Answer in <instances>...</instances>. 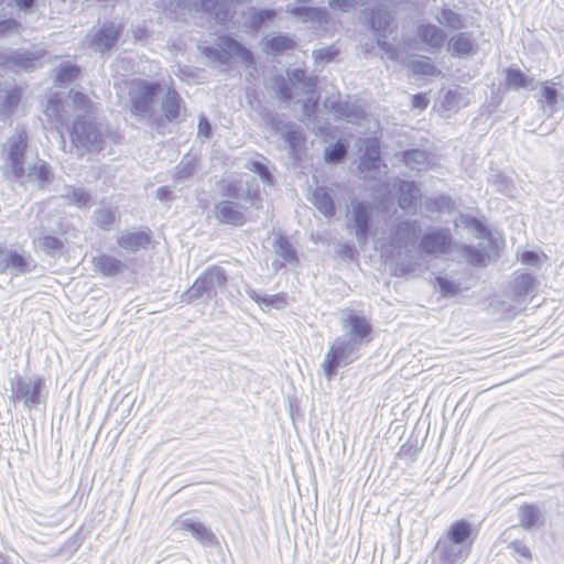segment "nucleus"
Masks as SVG:
<instances>
[{
  "mask_svg": "<svg viewBox=\"0 0 564 564\" xmlns=\"http://www.w3.org/2000/svg\"><path fill=\"white\" fill-rule=\"evenodd\" d=\"M240 188L236 182H229L221 186L225 199L214 206V216L221 225L242 227L249 220V208L260 209L262 198L258 189L248 192L242 200H238Z\"/></svg>",
  "mask_w": 564,
  "mask_h": 564,
  "instance_id": "1",
  "label": "nucleus"
},
{
  "mask_svg": "<svg viewBox=\"0 0 564 564\" xmlns=\"http://www.w3.org/2000/svg\"><path fill=\"white\" fill-rule=\"evenodd\" d=\"M69 139L77 149L100 152L105 149L106 133L95 116H78L69 128Z\"/></svg>",
  "mask_w": 564,
  "mask_h": 564,
  "instance_id": "2",
  "label": "nucleus"
},
{
  "mask_svg": "<svg viewBox=\"0 0 564 564\" xmlns=\"http://www.w3.org/2000/svg\"><path fill=\"white\" fill-rule=\"evenodd\" d=\"M162 91L160 83L139 79L129 91L130 111L135 117H152L153 106Z\"/></svg>",
  "mask_w": 564,
  "mask_h": 564,
  "instance_id": "3",
  "label": "nucleus"
},
{
  "mask_svg": "<svg viewBox=\"0 0 564 564\" xmlns=\"http://www.w3.org/2000/svg\"><path fill=\"white\" fill-rule=\"evenodd\" d=\"M227 275L223 268L212 265L204 270L194 281L187 291L188 301L196 300L203 295H216L217 288L225 286Z\"/></svg>",
  "mask_w": 564,
  "mask_h": 564,
  "instance_id": "4",
  "label": "nucleus"
},
{
  "mask_svg": "<svg viewBox=\"0 0 564 564\" xmlns=\"http://www.w3.org/2000/svg\"><path fill=\"white\" fill-rule=\"evenodd\" d=\"M162 118L155 119L154 123L160 127L164 122H178L184 115L186 107L185 104L176 91L170 87L166 89L163 99L161 100Z\"/></svg>",
  "mask_w": 564,
  "mask_h": 564,
  "instance_id": "5",
  "label": "nucleus"
},
{
  "mask_svg": "<svg viewBox=\"0 0 564 564\" xmlns=\"http://www.w3.org/2000/svg\"><path fill=\"white\" fill-rule=\"evenodd\" d=\"M44 382L42 378L34 380H24L18 378L12 386V398L21 400L25 406L31 408L41 401V391Z\"/></svg>",
  "mask_w": 564,
  "mask_h": 564,
  "instance_id": "6",
  "label": "nucleus"
},
{
  "mask_svg": "<svg viewBox=\"0 0 564 564\" xmlns=\"http://www.w3.org/2000/svg\"><path fill=\"white\" fill-rule=\"evenodd\" d=\"M28 148V133L20 131L18 134L9 140L8 160L12 173L17 177L24 174V152Z\"/></svg>",
  "mask_w": 564,
  "mask_h": 564,
  "instance_id": "7",
  "label": "nucleus"
},
{
  "mask_svg": "<svg viewBox=\"0 0 564 564\" xmlns=\"http://www.w3.org/2000/svg\"><path fill=\"white\" fill-rule=\"evenodd\" d=\"M470 547L471 541L466 546L437 541L435 551H437L441 564H462L469 555Z\"/></svg>",
  "mask_w": 564,
  "mask_h": 564,
  "instance_id": "8",
  "label": "nucleus"
},
{
  "mask_svg": "<svg viewBox=\"0 0 564 564\" xmlns=\"http://www.w3.org/2000/svg\"><path fill=\"white\" fill-rule=\"evenodd\" d=\"M452 237L448 230H436L426 234L421 240V248L432 256H440L449 251Z\"/></svg>",
  "mask_w": 564,
  "mask_h": 564,
  "instance_id": "9",
  "label": "nucleus"
},
{
  "mask_svg": "<svg viewBox=\"0 0 564 564\" xmlns=\"http://www.w3.org/2000/svg\"><path fill=\"white\" fill-rule=\"evenodd\" d=\"M291 79L296 83H303L306 87V91L312 94L307 101L304 102L303 108L304 112L308 116L315 113L319 100V96L315 94L317 77H307L304 69L297 68L292 72Z\"/></svg>",
  "mask_w": 564,
  "mask_h": 564,
  "instance_id": "10",
  "label": "nucleus"
},
{
  "mask_svg": "<svg viewBox=\"0 0 564 564\" xmlns=\"http://www.w3.org/2000/svg\"><path fill=\"white\" fill-rule=\"evenodd\" d=\"M348 355V344H333L326 354V357L323 361V369L328 379H330L341 360Z\"/></svg>",
  "mask_w": 564,
  "mask_h": 564,
  "instance_id": "11",
  "label": "nucleus"
},
{
  "mask_svg": "<svg viewBox=\"0 0 564 564\" xmlns=\"http://www.w3.org/2000/svg\"><path fill=\"white\" fill-rule=\"evenodd\" d=\"M370 26L372 30H375L378 33V43L386 50H390V47L387 45L386 42H381L380 37H386L387 32H392L393 28L390 29L392 19L390 14L384 10H376L371 12L370 19Z\"/></svg>",
  "mask_w": 564,
  "mask_h": 564,
  "instance_id": "12",
  "label": "nucleus"
},
{
  "mask_svg": "<svg viewBox=\"0 0 564 564\" xmlns=\"http://www.w3.org/2000/svg\"><path fill=\"white\" fill-rule=\"evenodd\" d=\"M150 243L151 235L150 231L145 230L129 232L118 239V245L129 252H137L140 249H145Z\"/></svg>",
  "mask_w": 564,
  "mask_h": 564,
  "instance_id": "13",
  "label": "nucleus"
},
{
  "mask_svg": "<svg viewBox=\"0 0 564 564\" xmlns=\"http://www.w3.org/2000/svg\"><path fill=\"white\" fill-rule=\"evenodd\" d=\"M93 263L95 270L104 276L117 275L124 268V264L119 259L108 254L94 258Z\"/></svg>",
  "mask_w": 564,
  "mask_h": 564,
  "instance_id": "14",
  "label": "nucleus"
},
{
  "mask_svg": "<svg viewBox=\"0 0 564 564\" xmlns=\"http://www.w3.org/2000/svg\"><path fill=\"white\" fill-rule=\"evenodd\" d=\"M182 530L188 531L203 545H213L217 543L216 535L200 522L186 520L182 523Z\"/></svg>",
  "mask_w": 564,
  "mask_h": 564,
  "instance_id": "15",
  "label": "nucleus"
},
{
  "mask_svg": "<svg viewBox=\"0 0 564 564\" xmlns=\"http://www.w3.org/2000/svg\"><path fill=\"white\" fill-rule=\"evenodd\" d=\"M471 533V525L466 520H458L448 527L446 531V538L448 539V542L459 545L466 543L467 541L473 542V539H470Z\"/></svg>",
  "mask_w": 564,
  "mask_h": 564,
  "instance_id": "16",
  "label": "nucleus"
},
{
  "mask_svg": "<svg viewBox=\"0 0 564 564\" xmlns=\"http://www.w3.org/2000/svg\"><path fill=\"white\" fill-rule=\"evenodd\" d=\"M417 37L427 48L438 47L445 40L443 32L432 24L421 25L417 29Z\"/></svg>",
  "mask_w": 564,
  "mask_h": 564,
  "instance_id": "17",
  "label": "nucleus"
},
{
  "mask_svg": "<svg viewBox=\"0 0 564 564\" xmlns=\"http://www.w3.org/2000/svg\"><path fill=\"white\" fill-rule=\"evenodd\" d=\"M218 46L230 57H240L247 64L253 62L252 54L240 43L230 37H223Z\"/></svg>",
  "mask_w": 564,
  "mask_h": 564,
  "instance_id": "18",
  "label": "nucleus"
},
{
  "mask_svg": "<svg viewBox=\"0 0 564 564\" xmlns=\"http://www.w3.org/2000/svg\"><path fill=\"white\" fill-rule=\"evenodd\" d=\"M452 55L464 57L475 52V45L471 37L465 33L453 36L449 41Z\"/></svg>",
  "mask_w": 564,
  "mask_h": 564,
  "instance_id": "19",
  "label": "nucleus"
},
{
  "mask_svg": "<svg viewBox=\"0 0 564 564\" xmlns=\"http://www.w3.org/2000/svg\"><path fill=\"white\" fill-rule=\"evenodd\" d=\"M380 166V147L375 140H371L361 158L359 169L361 171L377 170Z\"/></svg>",
  "mask_w": 564,
  "mask_h": 564,
  "instance_id": "20",
  "label": "nucleus"
},
{
  "mask_svg": "<svg viewBox=\"0 0 564 564\" xmlns=\"http://www.w3.org/2000/svg\"><path fill=\"white\" fill-rule=\"evenodd\" d=\"M520 525L529 530L541 522V513L538 506L524 503L519 508Z\"/></svg>",
  "mask_w": 564,
  "mask_h": 564,
  "instance_id": "21",
  "label": "nucleus"
},
{
  "mask_svg": "<svg viewBox=\"0 0 564 564\" xmlns=\"http://www.w3.org/2000/svg\"><path fill=\"white\" fill-rule=\"evenodd\" d=\"M120 30L112 24L102 26L95 36V44L100 50H109L118 40Z\"/></svg>",
  "mask_w": 564,
  "mask_h": 564,
  "instance_id": "22",
  "label": "nucleus"
},
{
  "mask_svg": "<svg viewBox=\"0 0 564 564\" xmlns=\"http://www.w3.org/2000/svg\"><path fill=\"white\" fill-rule=\"evenodd\" d=\"M296 42L286 35H275L268 40L264 44V51L268 54H281L286 51L293 50Z\"/></svg>",
  "mask_w": 564,
  "mask_h": 564,
  "instance_id": "23",
  "label": "nucleus"
},
{
  "mask_svg": "<svg viewBox=\"0 0 564 564\" xmlns=\"http://www.w3.org/2000/svg\"><path fill=\"white\" fill-rule=\"evenodd\" d=\"M399 205L401 208L406 209L420 198V192L413 182L401 181L399 183Z\"/></svg>",
  "mask_w": 564,
  "mask_h": 564,
  "instance_id": "24",
  "label": "nucleus"
},
{
  "mask_svg": "<svg viewBox=\"0 0 564 564\" xmlns=\"http://www.w3.org/2000/svg\"><path fill=\"white\" fill-rule=\"evenodd\" d=\"M347 323L351 328L350 334L354 337L359 338L360 340L370 339L369 336L371 333V326L365 317L358 315H350L347 318Z\"/></svg>",
  "mask_w": 564,
  "mask_h": 564,
  "instance_id": "25",
  "label": "nucleus"
},
{
  "mask_svg": "<svg viewBox=\"0 0 564 564\" xmlns=\"http://www.w3.org/2000/svg\"><path fill=\"white\" fill-rule=\"evenodd\" d=\"M313 204L325 216L332 217L335 214V205L330 195L324 188H316L313 193Z\"/></svg>",
  "mask_w": 564,
  "mask_h": 564,
  "instance_id": "26",
  "label": "nucleus"
},
{
  "mask_svg": "<svg viewBox=\"0 0 564 564\" xmlns=\"http://www.w3.org/2000/svg\"><path fill=\"white\" fill-rule=\"evenodd\" d=\"M354 218L357 226V235L365 239L368 234L369 215L364 204L356 205Z\"/></svg>",
  "mask_w": 564,
  "mask_h": 564,
  "instance_id": "27",
  "label": "nucleus"
},
{
  "mask_svg": "<svg viewBox=\"0 0 564 564\" xmlns=\"http://www.w3.org/2000/svg\"><path fill=\"white\" fill-rule=\"evenodd\" d=\"M6 269H11L14 273H24L30 270V263L24 256L12 251L6 260Z\"/></svg>",
  "mask_w": 564,
  "mask_h": 564,
  "instance_id": "28",
  "label": "nucleus"
},
{
  "mask_svg": "<svg viewBox=\"0 0 564 564\" xmlns=\"http://www.w3.org/2000/svg\"><path fill=\"white\" fill-rule=\"evenodd\" d=\"M409 67L411 72L416 75L433 76L440 74L435 65H433L429 58L414 59L410 62Z\"/></svg>",
  "mask_w": 564,
  "mask_h": 564,
  "instance_id": "29",
  "label": "nucleus"
},
{
  "mask_svg": "<svg viewBox=\"0 0 564 564\" xmlns=\"http://www.w3.org/2000/svg\"><path fill=\"white\" fill-rule=\"evenodd\" d=\"M70 97L74 109L84 111V116H93L95 106L87 95L80 91H75Z\"/></svg>",
  "mask_w": 564,
  "mask_h": 564,
  "instance_id": "30",
  "label": "nucleus"
},
{
  "mask_svg": "<svg viewBox=\"0 0 564 564\" xmlns=\"http://www.w3.org/2000/svg\"><path fill=\"white\" fill-rule=\"evenodd\" d=\"M506 83L509 88L520 89L528 85V78L520 69L508 68L506 70Z\"/></svg>",
  "mask_w": 564,
  "mask_h": 564,
  "instance_id": "31",
  "label": "nucleus"
},
{
  "mask_svg": "<svg viewBox=\"0 0 564 564\" xmlns=\"http://www.w3.org/2000/svg\"><path fill=\"white\" fill-rule=\"evenodd\" d=\"M78 75L79 68L76 65L65 64L58 69L55 82L57 85H62L74 80Z\"/></svg>",
  "mask_w": 564,
  "mask_h": 564,
  "instance_id": "32",
  "label": "nucleus"
},
{
  "mask_svg": "<svg viewBox=\"0 0 564 564\" xmlns=\"http://www.w3.org/2000/svg\"><path fill=\"white\" fill-rule=\"evenodd\" d=\"M67 199L69 204L83 208L89 205L90 195L83 189L74 188L70 193L67 194Z\"/></svg>",
  "mask_w": 564,
  "mask_h": 564,
  "instance_id": "33",
  "label": "nucleus"
},
{
  "mask_svg": "<svg viewBox=\"0 0 564 564\" xmlns=\"http://www.w3.org/2000/svg\"><path fill=\"white\" fill-rule=\"evenodd\" d=\"M40 58V55L34 53H18L12 56V62L14 65L20 66L22 68H32L35 66L36 61Z\"/></svg>",
  "mask_w": 564,
  "mask_h": 564,
  "instance_id": "34",
  "label": "nucleus"
},
{
  "mask_svg": "<svg viewBox=\"0 0 564 564\" xmlns=\"http://www.w3.org/2000/svg\"><path fill=\"white\" fill-rule=\"evenodd\" d=\"M116 220L115 212L110 208L96 212V223L99 228L108 229Z\"/></svg>",
  "mask_w": 564,
  "mask_h": 564,
  "instance_id": "35",
  "label": "nucleus"
},
{
  "mask_svg": "<svg viewBox=\"0 0 564 564\" xmlns=\"http://www.w3.org/2000/svg\"><path fill=\"white\" fill-rule=\"evenodd\" d=\"M292 14L296 17H304L306 19H321L323 15H325L324 10L315 9V8H306V7H296L292 9Z\"/></svg>",
  "mask_w": 564,
  "mask_h": 564,
  "instance_id": "36",
  "label": "nucleus"
},
{
  "mask_svg": "<svg viewBox=\"0 0 564 564\" xmlns=\"http://www.w3.org/2000/svg\"><path fill=\"white\" fill-rule=\"evenodd\" d=\"M21 89L19 87H14L9 90L6 95L3 107L7 111H12L21 101Z\"/></svg>",
  "mask_w": 564,
  "mask_h": 564,
  "instance_id": "37",
  "label": "nucleus"
},
{
  "mask_svg": "<svg viewBox=\"0 0 564 564\" xmlns=\"http://www.w3.org/2000/svg\"><path fill=\"white\" fill-rule=\"evenodd\" d=\"M535 278L529 273H522L518 278V289L522 294H528L534 289Z\"/></svg>",
  "mask_w": 564,
  "mask_h": 564,
  "instance_id": "38",
  "label": "nucleus"
},
{
  "mask_svg": "<svg viewBox=\"0 0 564 564\" xmlns=\"http://www.w3.org/2000/svg\"><path fill=\"white\" fill-rule=\"evenodd\" d=\"M42 248L46 253L58 251L63 248V242L59 238L54 236H44L42 238Z\"/></svg>",
  "mask_w": 564,
  "mask_h": 564,
  "instance_id": "39",
  "label": "nucleus"
},
{
  "mask_svg": "<svg viewBox=\"0 0 564 564\" xmlns=\"http://www.w3.org/2000/svg\"><path fill=\"white\" fill-rule=\"evenodd\" d=\"M346 153V148L340 142L333 145L332 150L325 152V159L328 162H339Z\"/></svg>",
  "mask_w": 564,
  "mask_h": 564,
  "instance_id": "40",
  "label": "nucleus"
},
{
  "mask_svg": "<svg viewBox=\"0 0 564 564\" xmlns=\"http://www.w3.org/2000/svg\"><path fill=\"white\" fill-rule=\"evenodd\" d=\"M276 88L275 94L281 100H289L292 97V90L289 84L285 82L283 77H276Z\"/></svg>",
  "mask_w": 564,
  "mask_h": 564,
  "instance_id": "41",
  "label": "nucleus"
},
{
  "mask_svg": "<svg viewBox=\"0 0 564 564\" xmlns=\"http://www.w3.org/2000/svg\"><path fill=\"white\" fill-rule=\"evenodd\" d=\"M30 175L35 176L41 182H46L50 178V167L46 163L35 164L31 167Z\"/></svg>",
  "mask_w": 564,
  "mask_h": 564,
  "instance_id": "42",
  "label": "nucleus"
},
{
  "mask_svg": "<svg viewBox=\"0 0 564 564\" xmlns=\"http://www.w3.org/2000/svg\"><path fill=\"white\" fill-rule=\"evenodd\" d=\"M285 140L289 142L292 149L301 148L304 144V137L297 130L288 131L285 134Z\"/></svg>",
  "mask_w": 564,
  "mask_h": 564,
  "instance_id": "43",
  "label": "nucleus"
},
{
  "mask_svg": "<svg viewBox=\"0 0 564 564\" xmlns=\"http://www.w3.org/2000/svg\"><path fill=\"white\" fill-rule=\"evenodd\" d=\"M63 101L58 95H53L47 101V111H51L56 117H62Z\"/></svg>",
  "mask_w": 564,
  "mask_h": 564,
  "instance_id": "44",
  "label": "nucleus"
},
{
  "mask_svg": "<svg viewBox=\"0 0 564 564\" xmlns=\"http://www.w3.org/2000/svg\"><path fill=\"white\" fill-rule=\"evenodd\" d=\"M20 26V23L14 19H7L0 21V36H4L17 31Z\"/></svg>",
  "mask_w": 564,
  "mask_h": 564,
  "instance_id": "45",
  "label": "nucleus"
},
{
  "mask_svg": "<svg viewBox=\"0 0 564 564\" xmlns=\"http://www.w3.org/2000/svg\"><path fill=\"white\" fill-rule=\"evenodd\" d=\"M443 20L451 28L458 29V28L462 26V22H460L459 15L454 13V12H452L451 10H444L443 11Z\"/></svg>",
  "mask_w": 564,
  "mask_h": 564,
  "instance_id": "46",
  "label": "nucleus"
},
{
  "mask_svg": "<svg viewBox=\"0 0 564 564\" xmlns=\"http://www.w3.org/2000/svg\"><path fill=\"white\" fill-rule=\"evenodd\" d=\"M542 95L544 98V101L553 107L556 104L557 100V91L553 86H544L542 89Z\"/></svg>",
  "mask_w": 564,
  "mask_h": 564,
  "instance_id": "47",
  "label": "nucleus"
},
{
  "mask_svg": "<svg viewBox=\"0 0 564 564\" xmlns=\"http://www.w3.org/2000/svg\"><path fill=\"white\" fill-rule=\"evenodd\" d=\"M261 303L267 306L281 307V306L285 305L286 297H285V294H275L273 296L262 299Z\"/></svg>",
  "mask_w": 564,
  "mask_h": 564,
  "instance_id": "48",
  "label": "nucleus"
},
{
  "mask_svg": "<svg viewBox=\"0 0 564 564\" xmlns=\"http://www.w3.org/2000/svg\"><path fill=\"white\" fill-rule=\"evenodd\" d=\"M539 260L540 256L535 251H524L520 256L521 263L525 265H536Z\"/></svg>",
  "mask_w": 564,
  "mask_h": 564,
  "instance_id": "49",
  "label": "nucleus"
},
{
  "mask_svg": "<svg viewBox=\"0 0 564 564\" xmlns=\"http://www.w3.org/2000/svg\"><path fill=\"white\" fill-rule=\"evenodd\" d=\"M411 104L413 108L424 110L429 105V98L425 94H416L413 95Z\"/></svg>",
  "mask_w": 564,
  "mask_h": 564,
  "instance_id": "50",
  "label": "nucleus"
},
{
  "mask_svg": "<svg viewBox=\"0 0 564 564\" xmlns=\"http://www.w3.org/2000/svg\"><path fill=\"white\" fill-rule=\"evenodd\" d=\"M280 247H281V249H283L282 256L285 260H288V261L296 260L295 251L291 248V246L289 245V242L285 239L282 238L280 240Z\"/></svg>",
  "mask_w": 564,
  "mask_h": 564,
  "instance_id": "51",
  "label": "nucleus"
},
{
  "mask_svg": "<svg viewBox=\"0 0 564 564\" xmlns=\"http://www.w3.org/2000/svg\"><path fill=\"white\" fill-rule=\"evenodd\" d=\"M357 0H330V7L341 11L350 9Z\"/></svg>",
  "mask_w": 564,
  "mask_h": 564,
  "instance_id": "52",
  "label": "nucleus"
},
{
  "mask_svg": "<svg viewBox=\"0 0 564 564\" xmlns=\"http://www.w3.org/2000/svg\"><path fill=\"white\" fill-rule=\"evenodd\" d=\"M438 283L441 285V289L445 295L453 294L456 292V285H454L452 282L445 280V279H438Z\"/></svg>",
  "mask_w": 564,
  "mask_h": 564,
  "instance_id": "53",
  "label": "nucleus"
},
{
  "mask_svg": "<svg viewBox=\"0 0 564 564\" xmlns=\"http://www.w3.org/2000/svg\"><path fill=\"white\" fill-rule=\"evenodd\" d=\"M251 170L256 173H259L260 176L264 180H269L270 178V173L269 171L267 170V167L259 163V162H253L252 163V166H251Z\"/></svg>",
  "mask_w": 564,
  "mask_h": 564,
  "instance_id": "54",
  "label": "nucleus"
},
{
  "mask_svg": "<svg viewBox=\"0 0 564 564\" xmlns=\"http://www.w3.org/2000/svg\"><path fill=\"white\" fill-rule=\"evenodd\" d=\"M156 197L160 200H167L172 197V192L167 186L159 187L156 191Z\"/></svg>",
  "mask_w": 564,
  "mask_h": 564,
  "instance_id": "55",
  "label": "nucleus"
},
{
  "mask_svg": "<svg viewBox=\"0 0 564 564\" xmlns=\"http://www.w3.org/2000/svg\"><path fill=\"white\" fill-rule=\"evenodd\" d=\"M199 132L208 137L210 134V124L207 119L200 118L198 123Z\"/></svg>",
  "mask_w": 564,
  "mask_h": 564,
  "instance_id": "56",
  "label": "nucleus"
},
{
  "mask_svg": "<svg viewBox=\"0 0 564 564\" xmlns=\"http://www.w3.org/2000/svg\"><path fill=\"white\" fill-rule=\"evenodd\" d=\"M14 2L21 10H29L33 7L35 0H14Z\"/></svg>",
  "mask_w": 564,
  "mask_h": 564,
  "instance_id": "57",
  "label": "nucleus"
},
{
  "mask_svg": "<svg viewBox=\"0 0 564 564\" xmlns=\"http://www.w3.org/2000/svg\"><path fill=\"white\" fill-rule=\"evenodd\" d=\"M275 17V12L273 10H263L259 13V18L261 21L264 19L271 20Z\"/></svg>",
  "mask_w": 564,
  "mask_h": 564,
  "instance_id": "58",
  "label": "nucleus"
},
{
  "mask_svg": "<svg viewBox=\"0 0 564 564\" xmlns=\"http://www.w3.org/2000/svg\"><path fill=\"white\" fill-rule=\"evenodd\" d=\"M335 52H323L322 50L317 52L316 59H330L333 55H335Z\"/></svg>",
  "mask_w": 564,
  "mask_h": 564,
  "instance_id": "59",
  "label": "nucleus"
},
{
  "mask_svg": "<svg viewBox=\"0 0 564 564\" xmlns=\"http://www.w3.org/2000/svg\"><path fill=\"white\" fill-rule=\"evenodd\" d=\"M216 0H202V4L206 10H212L215 7Z\"/></svg>",
  "mask_w": 564,
  "mask_h": 564,
  "instance_id": "60",
  "label": "nucleus"
},
{
  "mask_svg": "<svg viewBox=\"0 0 564 564\" xmlns=\"http://www.w3.org/2000/svg\"><path fill=\"white\" fill-rule=\"evenodd\" d=\"M518 552H519L522 556H524V557H527V558H531V552H530L529 547H527V546L519 547V549H518Z\"/></svg>",
  "mask_w": 564,
  "mask_h": 564,
  "instance_id": "61",
  "label": "nucleus"
},
{
  "mask_svg": "<svg viewBox=\"0 0 564 564\" xmlns=\"http://www.w3.org/2000/svg\"><path fill=\"white\" fill-rule=\"evenodd\" d=\"M474 223L480 231H484L486 229L478 220H474Z\"/></svg>",
  "mask_w": 564,
  "mask_h": 564,
  "instance_id": "62",
  "label": "nucleus"
},
{
  "mask_svg": "<svg viewBox=\"0 0 564 564\" xmlns=\"http://www.w3.org/2000/svg\"><path fill=\"white\" fill-rule=\"evenodd\" d=\"M2 254V249L0 248V256Z\"/></svg>",
  "mask_w": 564,
  "mask_h": 564,
  "instance_id": "63",
  "label": "nucleus"
}]
</instances>
